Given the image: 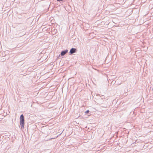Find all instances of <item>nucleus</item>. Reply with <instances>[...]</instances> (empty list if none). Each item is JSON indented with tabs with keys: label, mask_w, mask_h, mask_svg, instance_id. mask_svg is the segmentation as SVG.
I'll use <instances>...</instances> for the list:
<instances>
[{
	"label": "nucleus",
	"mask_w": 153,
	"mask_h": 153,
	"mask_svg": "<svg viewBox=\"0 0 153 153\" xmlns=\"http://www.w3.org/2000/svg\"><path fill=\"white\" fill-rule=\"evenodd\" d=\"M68 51V50L67 49H66L65 50L62 51L60 55L62 56H63L67 53Z\"/></svg>",
	"instance_id": "obj_3"
},
{
	"label": "nucleus",
	"mask_w": 153,
	"mask_h": 153,
	"mask_svg": "<svg viewBox=\"0 0 153 153\" xmlns=\"http://www.w3.org/2000/svg\"><path fill=\"white\" fill-rule=\"evenodd\" d=\"M20 125L22 129L24 128L25 120L23 114L20 115Z\"/></svg>",
	"instance_id": "obj_1"
},
{
	"label": "nucleus",
	"mask_w": 153,
	"mask_h": 153,
	"mask_svg": "<svg viewBox=\"0 0 153 153\" xmlns=\"http://www.w3.org/2000/svg\"><path fill=\"white\" fill-rule=\"evenodd\" d=\"M102 98H101V99H105V97L104 96H103V95H102Z\"/></svg>",
	"instance_id": "obj_5"
},
{
	"label": "nucleus",
	"mask_w": 153,
	"mask_h": 153,
	"mask_svg": "<svg viewBox=\"0 0 153 153\" xmlns=\"http://www.w3.org/2000/svg\"><path fill=\"white\" fill-rule=\"evenodd\" d=\"M89 110H87V111H86L85 112V113L86 114H87L88 113H89Z\"/></svg>",
	"instance_id": "obj_4"
},
{
	"label": "nucleus",
	"mask_w": 153,
	"mask_h": 153,
	"mask_svg": "<svg viewBox=\"0 0 153 153\" xmlns=\"http://www.w3.org/2000/svg\"><path fill=\"white\" fill-rule=\"evenodd\" d=\"M77 49L76 48H72L70 50L69 52L70 55H71L73 53H75L76 52Z\"/></svg>",
	"instance_id": "obj_2"
}]
</instances>
